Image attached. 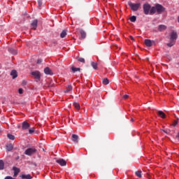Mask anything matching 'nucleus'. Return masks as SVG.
Returning a JSON list of instances; mask_svg holds the SVG:
<instances>
[{"label":"nucleus","mask_w":179,"mask_h":179,"mask_svg":"<svg viewBox=\"0 0 179 179\" xmlns=\"http://www.w3.org/2000/svg\"><path fill=\"white\" fill-rule=\"evenodd\" d=\"M72 72H80V68H76L74 66L71 67Z\"/></svg>","instance_id":"nucleus-23"},{"label":"nucleus","mask_w":179,"mask_h":179,"mask_svg":"<svg viewBox=\"0 0 179 179\" xmlns=\"http://www.w3.org/2000/svg\"><path fill=\"white\" fill-rule=\"evenodd\" d=\"M24 85H26V83H24Z\"/></svg>","instance_id":"nucleus-44"},{"label":"nucleus","mask_w":179,"mask_h":179,"mask_svg":"<svg viewBox=\"0 0 179 179\" xmlns=\"http://www.w3.org/2000/svg\"><path fill=\"white\" fill-rule=\"evenodd\" d=\"M166 10V8L162 6L159 3H157L155 6H152L150 9V15H155V13H157L158 15H161Z\"/></svg>","instance_id":"nucleus-1"},{"label":"nucleus","mask_w":179,"mask_h":179,"mask_svg":"<svg viewBox=\"0 0 179 179\" xmlns=\"http://www.w3.org/2000/svg\"><path fill=\"white\" fill-rule=\"evenodd\" d=\"M128 97H129V96H128L127 94H125L123 96V99H124V100H127V99H128Z\"/></svg>","instance_id":"nucleus-37"},{"label":"nucleus","mask_w":179,"mask_h":179,"mask_svg":"<svg viewBox=\"0 0 179 179\" xmlns=\"http://www.w3.org/2000/svg\"><path fill=\"white\" fill-rule=\"evenodd\" d=\"M80 33L81 34V38H86V32L84 30L81 29Z\"/></svg>","instance_id":"nucleus-20"},{"label":"nucleus","mask_w":179,"mask_h":179,"mask_svg":"<svg viewBox=\"0 0 179 179\" xmlns=\"http://www.w3.org/2000/svg\"><path fill=\"white\" fill-rule=\"evenodd\" d=\"M35 131H36V129L34 127H32L29 129V134H30V135H32V134H34Z\"/></svg>","instance_id":"nucleus-27"},{"label":"nucleus","mask_w":179,"mask_h":179,"mask_svg":"<svg viewBox=\"0 0 179 179\" xmlns=\"http://www.w3.org/2000/svg\"><path fill=\"white\" fill-rule=\"evenodd\" d=\"M143 9L145 15H149V12L150 13V10L152 9V6L150 4L145 3L143 6Z\"/></svg>","instance_id":"nucleus-4"},{"label":"nucleus","mask_w":179,"mask_h":179,"mask_svg":"<svg viewBox=\"0 0 179 179\" xmlns=\"http://www.w3.org/2000/svg\"><path fill=\"white\" fill-rule=\"evenodd\" d=\"M24 85H26V83H24Z\"/></svg>","instance_id":"nucleus-43"},{"label":"nucleus","mask_w":179,"mask_h":179,"mask_svg":"<svg viewBox=\"0 0 179 179\" xmlns=\"http://www.w3.org/2000/svg\"><path fill=\"white\" fill-rule=\"evenodd\" d=\"M131 121L134 122V118H131Z\"/></svg>","instance_id":"nucleus-42"},{"label":"nucleus","mask_w":179,"mask_h":179,"mask_svg":"<svg viewBox=\"0 0 179 179\" xmlns=\"http://www.w3.org/2000/svg\"><path fill=\"white\" fill-rule=\"evenodd\" d=\"M178 37V35L175 31H172L170 34V42L166 44L168 47H173V45H176V41H177V38Z\"/></svg>","instance_id":"nucleus-2"},{"label":"nucleus","mask_w":179,"mask_h":179,"mask_svg":"<svg viewBox=\"0 0 179 179\" xmlns=\"http://www.w3.org/2000/svg\"><path fill=\"white\" fill-rule=\"evenodd\" d=\"M78 60L79 61V62L85 64V59H83V57H79Z\"/></svg>","instance_id":"nucleus-33"},{"label":"nucleus","mask_w":179,"mask_h":179,"mask_svg":"<svg viewBox=\"0 0 179 179\" xmlns=\"http://www.w3.org/2000/svg\"><path fill=\"white\" fill-rule=\"evenodd\" d=\"M18 93H19L20 94H23V89L20 88V89L18 90Z\"/></svg>","instance_id":"nucleus-35"},{"label":"nucleus","mask_w":179,"mask_h":179,"mask_svg":"<svg viewBox=\"0 0 179 179\" xmlns=\"http://www.w3.org/2000/svg\"><path fill=\"white\" fill-rule=\"evenodd\" d=\"M30 128V124L27 121L22 122V129L24 131Z\"/></svg>","instance_id":"nucleus-8"},{"label":"nucleus","mask_w":179,"mask_h":179,"mask_svg":"<svg viewBox=\"0 0 179 179\" xmlns=\"http://www.w3.org/2000/svg\"><path fill=\"white\" fill-rule=\"evenodd\" d=\"M4 179H15L12 176H7Z\"/></svg>","instance_id":"nucleus-40"},{"label":"nucleus","mask_w":179,"mask_h":179,"mask_svg":"<svg viewBox=\"0 0 179 179\" xmlns=\"http://www.w3.org/2000/svg\"><path fill=\"white\" fill-rule=\"evenodd\" d=\"M10 75L13 76V79H16V78H17V71L13 70L10 73Z\"/></svg>","instance_id":"nucleus-15"},{"label":"nucleus","mask_w":179,"mask_h":179,"mask_svg":"<svg viewBox=\"0 0 179 179\" xmlns=\"http://www.w3.org/2000/svg\"><path fill=\"white\" fill-rule=\"evenodd\" d=\"M73 106L76 108V110H80V105H79V103L78 102H74L73 103Z\"/></svg>","instance_id":"nucleus-21"},{"label":"nucleus","mask_w":179,"mask_h":179,"mask_svg":"<svg viewBox=\"0 0 179 179\" xmlns=\"http://www.w3.org/2000/svg\"><path fill=\"white\" fill-rule=\"evenodd\" d=\"M38 5L39 8H41V6H43V1L41 0H38Z\"/></svg>","instance_id":"nucleus-32"},{"label":"nucleus","mask_w":179,"mask_h":179,"mask_svg":"<svg viewBox=\"0 0 179 179\" xmlns=\"http://www.w3.org/2000/svg\"><path fill=\"white\" fill-rule=\"evenodd\" d=\"M71 90H72L71 85H68V87L66 88V93H68L69 92H71Z\"/></svg>","instance_id":"nucleus-31"},{"label":"nucleus","mask_w":179,"mask_h":179,"mask_svg":"<svg viewBox=\"0 0 179 179\" xmlns=\"http://www.w3.org/2000/svg\"><path fill=\"white\" fill-rule=\"evenodd\" d=\"M177 124H178V120H174V122L173 123V127H176V125H177Z\"/></svg>","instance_id":"nucleus-36"},{"label":"nucleus","mask_w":179,"mask_h":179,"mask_svg":"<svg viewBox=\"0 0 179 179\" xmlns=\"http://www.w3.org/2000/svg\"><path fill=\"white\" fill-rule=\"evenodd\" d=\"M13 170L14 171V176H17L20 173V169L17 167L14 166Z\"/></svg>","instance_id":"nucleus-14"},{"label":"nucleus","mask_w":179,"mask_h":179,"mask_svg":"<svg viewBox=\"0 0 179 179\" xmlns=\"http://www.w3.org/2000/svg\"><path fill=\"white\" fill-rule=\"evenodd\" d=\"M13 150V144H8L6 145V150H8V152H11V150Z\"/></svg>","instance_id":"nucleus-17"},{"label":"nucleus","mask_w":179,"mask_h":179,"mask_svg":"<svg viewBox=\"0 0 179 179\" xmlns=\"http://www.w3.org/2000/svg\"><path fill=\"white\" fill-rule=\"evenodd\" d=\"M66 36V30H63L60 34L61 38H65Z\"/></svg>","instance_id":"nucleus-24"},{"label":"nucleus","mask_w":179,"mask_h":179,"mask_svg":"<svg viewBox=\"0 0 179 179\" xmlns=\"http://www.w3.org/2000/svg\"><path fill=\"white\" fill-rule=\"evenodd\" d=\"M36 152L37 150L36 148H28L24 151V155H27V156H31Z\"/></svg>","instance_id":"nucleus-5"},{"label":"nucleus","mask_w":179,"mask_h":179,"mask_svg":"<svg viewBox=\"0 0 179 179\" xmlns=\"http://www.w3.org/2000/svg\"><path fill=\"white\" fill-rule=\"evenodd\" d=\"M167 29V27L166 25L164 24H160L158 27V30L159 31H164V30H166Z\"/></svg>","instance_id":"nucleus-13"},{"label":"nucleus","mask_w":179,"mask_h":179,"mask_svg":"<svg viewBox=\"0 0 179 179\" xmlns=\"http://www.w3.org/2000/svg\"><path fill=\"white\" fill-rule=\"evenodd\" d=\"M8 52L13 54V55H16L17 54V50L16 49H13V48H8Z\"/></svg>","instance_id":"nucleus-12"},{"label":"nucleus","mask_w":179,"mask_h":179,"mask_svg":"<svg viewBox=\"0 0 179 179\" xmlns=\"http://www.w3.org/2000/svg\"><path fill=\"white\" fill-rule=\"evenodd\" d=\"M130 38H131L133 41H135V38H134V36H130Z\"/></svg>","instance_id":"nucleus-41"},{"label":"nucleus","mask_w":179,"mask_h":179,"mask_svg":"<svg viewBox=\"0 0 179 179\" xmlns=\"http://www.w3.org/2000/svg\"><path fill=\"white\" fill-rule=\"evenodd\" d=\"M44 72L45 75H51V69H50L48 67L45 68Z\"/></svg>","instance_id":"nucleus-19"},{"label":"nucleus","mask_w":179,"mask_h":179,"mask_svg":"<svg viewBox=\"0 0 179 179\" xmlns=\"http://www.w3.org/2000/svg\"><path fill=\"white\" fill-rule=\"evenodd\" d=\"M3 169H5V163L0 159V170H3Z\"/></svg>","instance_id":"nucleus-22"},{"label":"nucleus","mask_w":179,"mask_h":179,"mask_svg":"<svg viewBox=\"0 0 179 179\" xmlns=\"http://www.w3.org/2000/svg\"><path fill=\"white\" fill-rule=\"evenodd\" d=\"M128 5L131 10H133V12H136V10L141 8V3H134L131 1H129Z\"/></svg>","instance_id":"nucleus-3"},{"label":"nucleus","mask_w":179,"mask_h":179,"mask_svg":"<svg viewBox=\"0 0 179 179\" xmlns=\"http://www.w3.org/2000/svg\"><path fill=\"white\" fill-rule=\"evenodd\" d=\"M31 74L32 75V76H34V78H35V79L37 80V82H38V80L41 79V74L38 71H33Z\"/></svg>","instance_id":"nucleus-6"},{"label":"nucleus","mask_w":179,"mask_h":179,"mask_svg":"<svg viewBox=\"0 0 179 179\" xmlns=\"http://www.w3.org/2000/svg\"><path fill=\"white\" fill-rule=\"evenodd\" d=\"M20 177L22 179H31V178H33V177H31V176L30 174H27V175L22 174V175L20 176Z\"/></svg>","instance_id":"nucleus-16"},{"label":"nucleus","mask_w":179,"mask_h":179,"mask_svg":"<svg viewBox=\"0 0 179 179\" xmlns=\"http://www.w3.org/2000/svg\"><path fill=\"white\" fill-rule=\"evenodd\" d=\"M41 62H43V60L41 59H38L37 64H41Z\"/></svg>","instance_id":"nucleus-39"},{"label":"nucleus","mask_w":179,"mask_h":179,"mask_svg":"<svg viewBox=\"0 0 179 179\" xmlns=\"http://www.w3.org/2000/svg\"><path fill=\"white\" fill-rule=\"evenodd\" d=\"M8 139H10L11 141H15V136L12 134H8Z\"/></svg>","instance_id":"nucleus-30"},{"label":"nucleus","mask_w":179,"mask_h":179,"mask_svg":"<svg viewBox=\"0 0 179 179\" xmlns=\"http://www.w3.org/2000/svg\"><path fill=\"white\" fill-rule=\"evenodd\" d=\"M79 136L76 134H73L72 135V141L73 142H74L75 143H78L79 142Z\"/></svg>","instance_id":"nucleus-11"},{"label":"nucleus","mask_w":179,"mask_h":179,"mask_svg":"<svg viewBox=\"0 0 179 179\" xmlns=\"http://www.w3.org/2000/svg\"><path fill=\"white\" fill-rule=\"evenodd\" d=\"M163 132L169 134H170V132H171V131L170 129H165V130H163Z\"/></svg>","instance_id":"nucleus-34"},{"label":"nucleus","mask_w":179,"mask_h":179,"mask_svg":"<svg viewBox=\"0 0 179 179\" xmlns=\"http://www.w3.org/2000/svg\"><path fill=\"white\" fill-rule=\"evenodd\" d=\"M136 176H137V177H138L139 178H141L142 177V171H138L136 172Z\"/></svg>","instance_id":"nucleus-28"},{"label":"nucleus","mask_w":179,"mask_h":179,"mask_svg":"<svg viewBox=\"0 0 179 179\" xmlns=\"http://www.w3.org/2000/svg\"><path fill=\"white\" fill-rule=\"evenodd\" d=\"M102 83L103 85H108V83H110V81L108 80V78H103Z\"/></svg>","instance_id":"nucleus-25"},{"label":"nucleus","mask_w":179,"mask_h":179,"mask_svg":"<svg viewBox=\"0 0 179 179\" xmlns=\"http://www.w3.org/2000/svg\"><path fill=\"white\" fill-rule=\"evenodd\" d=\"M158 115L161 117V118H166V114L162 110L158 111Z\"/></svg>","instance_id":"nucleus-18"},{"label":"nucleus","mask_w":179,"mask_h":179,"mask_svg":"<svg viewBox=\"0 0 179 179\" xmlns=\"http://www.w3.org/2000/svg\"><path fill=\"white\" fill-rule=\"evenodd\" d=\"M175 138L176 139V141H179V133L177 134Z\"/></svg>","instance_id":"nucleus-38"},{"label":"nucleus","mask_w":179,"mask_h":179,"mask_svg":"<svg viewBox=\"0 0 179 179\" xmlns=\"http://www.w3.org/2000/svg\"><path fill=\"white\" fill-rule=\"evenodd\" d=\"M38 24V20H34L32 21L31 26L34 30H36L37 29V25Z\"/></svg>","instance_id":"nucleus-9"},{"label":"nucleus","mask_w":179,"mask_h":179,"mask_svg":"<svg viewBox=\"0 0 179 179\" xmlns=\"http://www.w3.org/2000/svg\"><path fill=\"white\" fill-rule=\"evenodd\" d=\"M0 68H1V64H0Z\"/></svg>","instance_id":"nucleus-45"},{"label":"nucleus","mask_w":179,"mask_h":179,"mask_svg":"<svg viewBox=\"0 0 179 179\" xmlns=\"http://www.w3.org/2000/svg\"><path fill=\"white\" fill-rule=\"evenodd\" d=\"M129 20L132 22L133 23H135L136 22V16L133 15L129 18Z\"/></svg>","instance_id":"nucleus-26"},{"label":"nucleus","mask_w":179,"mask_h":179,"mask_svg":"<svg viewBox=\"0 0 179 179\" xmlns=\"http://www.w3.org/2000/svg\"><path fill=\"white\" fill-rule=\"evenodd\" d=\"M56 163H57L58 164H59V166H66V161H65V159H57Z\"/></svg>","instance_id":"nucleus-7"},{"label":"nucleus","mask_w":179,"mask_h":179,"mask_svg":"<svg viewBox=\"0 0 179 179\" xmlns=\"http://www.w3.org/2000/svg\"><path fill=\"white\" fill-rule=\"evenodd\" d=\"M92 68H94V69H97V63L92 62Z\"/></svg>","instance_id":"nucleus-29"},{"label":"nucleus","mask_w":179,"mask_h":179,"mask_svg":"<svg viewBox=\"0 0 179 179\" xmlns=\"http://www.w3.org/2000/svg\"><path fill=\"white\" fill-rule=\"evenodd\" d=\"M153 43H155V41H152L150 39L145 40V44L147 47H152V45H153Z\"/></svg>","instance_id":"nucleus-10"}]
</instances>
